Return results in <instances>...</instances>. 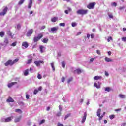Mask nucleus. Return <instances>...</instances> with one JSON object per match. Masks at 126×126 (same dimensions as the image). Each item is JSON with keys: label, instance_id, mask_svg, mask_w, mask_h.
<instances>
[{"label": "nucleus", "instance_id": "17", "mask_svg": "<svg viewBox=\"0 0 126 126\" xmlns=\"http://www.w3.org/2000/svg\"><path fill=\"white\" fill-rule=\"evenodd\" d=\"M94 80H97L102 79V77L100 76H95L94 77Z\"/></svg>", "mask_w": 126, "mask_h": 126}, {"label": "nucleus", "instance_id": "42", "mask_svg": "<svg viewBox=\"0 0 126 126\" xmlns=\"http://www.w3.org/2000/svg\"><path fill=\"white\" fill-rule=\"evenodd\" d=\"M43 49H44V46H40V50L41 53H43Z\"/></svg>", "mask_w": 126, "mask_h": 126}, {"label": "nucleus", "instance_id": "20", "mask_svg": "<svg viewBox=\"0 0 126 126\" xmlns=\"http://www.w3.org/2000/svg\"><path fill=\"white\" fill-rule=\"evenodd\" d=\"M32 58L28 60V62H27L26 64H30L32 63Z\"/></svg>", "mask_w": 126, "mask_h": 126}, {"label": "nucleus", "instance_id": "25", "mask_svg": "<svg viewBox=\"0 0 126 126\" xmlns=\"http://www.w3.org/2000/svg\"><path fill=\"white\" fill-rule=\"evenodd\" d=\"M94 87L96 88L97 89H99L100 87V85H97V83H94Z\"/></svg>", "mask_w": 126, "mask_h": 126}, {"label": "nucleus", "instance_id": "60", "mask_svg": "<svg viewBox=\"0 0 126 126\" xmlns=\"http://www.w3.org/2000/svg\"><path fill=\"white\" fill-rule=\"evenodd\" d=\"M81 33H82L81 32H78V33H77V34L76 35V36H79V35H81Z\"/></svg>", "mask_w": 126, "mask_h": 126}, {"label": "nucleus", "instance_id": "27", "mask_svg": "<svg viewBox=\"0 0 126 126\" xmlns=\"http://www.w3.org/2000/svg\"><path fill=\"white\" fill-rule=\"evenodd\" d=\"M50 64H51V67L52 68L53 71H55V66H54V62L51 63Z\"/></svg>", "mask_w": 126, "mask_h": 126}, {"label": "nucleus", "instance_id": "7", "mask_svg": "<svg viewBox=\"0 0 126 126\" xmlns=\"http://www.w3.org/2000/svg\"><path fill=\"white\" fill-rule=\"evenodd\" d=\"M34 63L36 65L37 67H39L40 66V63L44 64V62L43 61H40V60L38 61H34Z\"/></svg>", "mask_w": 126, "mask_h": 126}, {"label": "nucleus", "instance_id": "32", "mask_svg": "<svg viewBox=\"0 0 126 126\" xmlns=\"http://www.w3.org/2000/svg\"><path fill=\"white\" fill-rule=\"evenodd\" d=\"M73 81V77L69 78L68 79L67 83L69 84Z\"/></svg>", "mask_w": 126, "mask_h": 126}, {"label": "nucleus", "instance_id": "45", "mask_svg": "<svg viewBox=\"0 0 126 126\" xmlns=\"http://www.w3.org/2000/svg\"><path fill=\"white\" fill-rule=\"evenodd\" d=\"M37 77H38V79H39V80L42 79V76L40 74H38Z\"/></svg>", "mask_w": 126, "mask_h": 126}, {"label": "nucleus", "instance_id": "49", "mask_svg": "<svg viewBox=\"0 0 126 126\" xmlns=\"http://www.w3.org/2000/svg\"><path fill=\"white\" fill-rule=\"evenodd\" d=\"M59 110L60 112H61V111H62V107L61 106V105H59Z\"/></svg>", "mask_w": 126, "mask_h": 126}, {"label": "nucleus", "instance_id": "11", "mask_svg": "<svg viewBox=\"0 0 126 126\" xmlns=\"http://www.w3.org/2000/svg\"><path fill=\"white\" fill-rule=\"evenodd\" d=\"M14 100L13 98L11 97H8L7 99H6V102L10 103V102H14Z\"/></svg>", "mask_w": 126, "mask_h": 126}, {"label": "nucleus", "instance_id": "1", "mask_svg": "<svg viewBox=\"0 0 126 126\" xmlns=\"http://www.w3.org/2000/svg\"><path fill=\"white\" fill-rule=\"evenodd\" d=\"M43 37L42 33H40L38 34V36H35L33 39V41H34V43L37 42L38 41L40 40Z\"/></svg>", "mask_w": 126, "mask_h": 126}, {"label": "nucleus", "instance_id": "59", "mask_svg": "<svg viewBox=\"0 0 126 126\" xmlns=\"http://www.w3.org/2000/svg\"><path fill=\"white\" fill-rule=\"evenodd\" d=\"M120 111H121V108H119V109L115 110V111H116V112H118Z\"/></svg>", "mask_w": 126, "mask_h": 126}, {"label": "nucleus", "instance_id": "47", "mask_svg": "<svg viewBox=\"0 0 126 126\" xmlns=\"http://www.w3.org/2000/svg\"><path fill=\"white\" fill-rule=\"evenodd\" d=\"M121 40H122V41L123 42H126V37H122V38H121Z\"/></svg>", "mask_w": 126, "mask_h": 126}, {"label": "nucleus", "instance_id": "64", "mask_svg": "<svg viewBox=\"0 0 126 126\" xmlns=\"http://www.w3.org/2000/svg\"><path fill=\"white\" fill-rule=\"evenodd\" d=\"M50 109V107L49 106L47 107V108H46V110L47 111H49Z\"/></svg>", "mask_w": 126, "mask_h": 126}, {"label": "nucleus", "instance_id": "6", "mask_svg": "<svg viewBox=\"0 0 126 126\" xmlns=\"http://www.w3.org/2000/svg\"><path fill=\"white\" fill-rule=\"evenodd\" d=\"M13 119V116L8 117L7 118H6L5 119V120H2L1 122H5V123L9 122H11Z\"/></svg>", "mask_w": 126, "mask_h": 126}, {"label": "nucleus", "instance_id": "58", "mask_svg": "<svg viewBox=\"0 0 126 126\" xmlns=\"http://www.w3.org/2000/svg\"><path fill=\"white\" fill-rule=\"evenodd\" d=\"M94 60V58H91L90 59V62H93Z\"/></svg>", "mask_w": 126, "mask_h": 126}, {"label": "nucleus", "instance_id": "26", "mask_svg": "<svg viewBox=\"0 0 126 126\" xmlns=\"http://www.w3.org/2000/svg\"><path fill=\"white\" fill-rule=\"evenodd\" d=\"M4 44L6 46L8 44H9V40L7 38L5 39L4 41Z\"/></svg>", "mask_w": 126, "mask_h": 126}, {"label": "nucleus", "instance_id": "63", "mask_svg": "<svg viewBox=\"0 0 126 126\" xmlns=\"http://www.w3.org/2000/svg\"><path fill=\"white\" fill-rule=\"evenodd\" d=\"M126 123H123L122 124H121V126H126Z\"/></svg>", "mask_w": 126, "mask_h": 126}, {"label": "nucleus", "instance_id": "56", "mask_svg": "<svg viewBox=\"0 0 126 126\" xmlns=\"http://www.w3.org/2000/svg\"><path fill=\"white\" fill-rule=\"evenodd\" d=\"M96 53H97L98 55H101V52H100L99 50H96Z\"/></svg>", "mask_w": 126, "mask_h": 126}, {"label": "nucleus", "instance_id": "13", "mask_svg": "<svg viewBox=\"0 0 126 126\" xmlns=\"http://www.w3.org/2000/svg\"><path fill=\"white\" fill-rule=\"evenodd\" d=\"M82 72L81 71V69H76L75 71H74L73 73L74 74H76L79 75Z\"/></svg>", "mask_w": 126, "mask_h": 126}, {"label": "nucleus", "instance_id": "3", "mask_svg": "<svg viewBox=\"0 0 126 126\" xmlns=\"http://www.w3.org/2000/svg\"><path fill=\"white\" fill-rule=\"evenodd\" d=\"M15 63H14V62H13V60H8L7 62H6L5 63V66H8L9 65L13 66Z\"/></svg>", "mask_w": 126, "mask_h": 126}, {"label": "nucleus", "instance_id": "53", "mask_svg": "<svg viewBox=\"0 0 126 126\" xmlns=\"http://www.w3.org/2000/svg\"><path fill=\"white\" fill-rule=\"evenodd\" d=\"M21 28V26H20V24H18V25H17V29H18V30H19Z\"/></svg>", "mask_w": 126, "mask_h": 126}, {"label": "nucleus", "instance_id": "9", "mask_svg": "<svg viewBox=\"0 0 126 126\" xmlns=\"http://www.w3.org/2000/svg\"><path fill=\"white\" fill-rule=\"evenodd\" d=\"M86 118H87V112H85V114H84V116L83 117V119H82V121H81L82 124L84 123Z\"/></svg>", "mask_w": 126, "mask_h": 126}, {"label": "nucleus", "instance_id": "22", "mask_svg": "<svg viewBox=\"0 0 126 126\" xmlns=\"http://www.w3.org/2000/svg\"><path fill=\"white\" fill-rule=\"evenodd\" d=\"M15 112L16 113H19V114H22V111L21 109H16V110H15Z\"/></svg>", "mask_w": 126, "mask_h": 126}, {"label": "nucleus", "instance_id": "31", "mask_svg": "<svg viewBox=\"0 0 126 126\" xmlns=\"http://www.w3.org/2000/svg\"><path fill=\"white\" fill-rule=\"evenodd\" d=\"M111 91V89L110 87H106L105 88V91L109 92Z\"/></svg>", "mask_w": 126, "mask_h": 126}, {"label": "nucleus", "instance_id": "35", "mask_svg": "<svg viewBox=\"0 0 126 126\" xmlns=\"http://www.w3.org/2000/svg\"><path fill=\"white\" fill-rule=\"evenodd\" d=\"M17 43L16 42V41H15L14 43H12L11 44V45H10V46H12V47H15L16 46V44Z\"/></svg>", "mask_w": 126, "mask_h": 126}, {"label": "nucleus", "instance_id": "44", "mask_svg": "<svg viewBox=\"0 0 126 126\" xmlns=\"http://www.w3.org/2000/svg\"><path fill=\"white\" fill-rule=\"evenodd\" d=\"M112 6L116 7L117 6V4L116 2H113L112 3Z\"/></svg>", "mask_w": 126, "mask_h": 126}, {"label": "nucleus", "instance_id": "33", "mask_svg": "<svg viewBox=\"0 0 126 126\" xmlns=\"http://www.w3.org/2000/svg\"><path fill=\"white\" fill-rule=\"evenodd\" d=\"M46 121L45 119H43L40 121V122H39V125H42V124H44Z\"/></svg>", "mask_w": 126, "mask_h": 126}, {"label": "nucleus", "instance_id": "38", "mask_svg": "<svg viewBox=\"0 0 126 126\" xmlns=\"http://www.w3.org/2000/svg\"><path fill=\"white\" fill-rule=\"evenodd\" d=\"M112 41V38L111 36H108V38L107 39L108 42H110V41Z\"/></svg>", "mask_w": 126, "mask_h": 126}, {"label": "nucleus", "instance_id": "10", "mask_svg": "<svg viewBox=\"0 0 126 126\" xmlns=\"http://www.w3.org/2000/svg\"><path fill=\"white\" fill-rule=\"evenodd\" d=\"M17 84V82H11L10 83H8L7 85V86L8 88H11L14 85Z\"/></svg>", "mask_w": 126, "mask_h": 126}, {"label": "nucleus", "instance_id": "12", "mask_svg": "<svg viewBox=\"0 0 126 126\" xmlns=\"http://www.w3.org/2000/svg\"><path fill=\"white\" fill-rule=\"evenodd\" d=\"M28 46H29V45L27 42L26 41L23 42L22 46H24L25 49H27L28 47Z\"/></svg>", "mask_w": 126, "mask_h": 126}, {"label": "nucleus", "instance_id": "29", "mask_svg": "<svg viewBox=\"0 0 126 126\" xmlns=\"http://www.w3.org/2000/svg\"><path fill=\"white\" fill-rule=\"evenodd\" d=\"M71 114L69 113L65 115V118H64V120H66L67 119H68V117H70Z\"/></svg>", "mask_w": 126, "mask_h": 126}, {"label": "nucleus", "instance_id": "18", "mask_svg": "<svg viewBox=\"0 0 126 126\" xmlns=\"http://www.w3.org/2000/svg\"><path fill=\"white\" fill-rule=\"evenodd\" d=\"M32 0H30V2L28 4V8L30 9L32 7Z\"/></svg>", "mask_w": 126, "mask_h": 126}, {"label": "nucleus", "instance_id": "37", "mask_svg": "<svg viewBox=\"0 0 126 126\" xmlns=\"http://www.w3.org/2000/svg\"><path fill=\"white\" fill-rule=\"evenodd\" d=\"M71 26L73 27H75L77 26V24L75 22H73V23H71Z\"/></svg>", "mask_w": 126, "mask_h": 126}, {"label": "nucleus", "instance_id": "14", "mask_svg": "<svg viewBox=\"0 0 126 126\" xmlns=\"http://www.w3.org/2000/svg\"><path fill=\"white\" fill-rule=\"evenodd\" d=\"M21 118H22V116H19L18 117L14 119L15 123H17L18 122H20V121L21 120Z\"/></svg>", "mask_w": 126, "mask_h": 126}, {"label": "nucleus", "instance_id": "52", "mask_svg": "<svg viewBox=\"0 0 126 126\" xmlns=\"http://www.w3.org/2000/svg\"><path fill=\"white\" fill-rule=\"evenodd\" d=\"M45 28H46V26H41L40 30H44Z\"/></svg>", "mask_w": 126, "mask_h": 126}, {"label": "nucleus", "instance_id": "4", "mask_svg": "<svg viewBox=\"0 0 126 126\" xmlns=\"http://www.w3.org/2000/svg\"><path fill=\"white\" fill-rule=\"evenodd\" d=\"M95 5H96L95 2H91V3H90L89 4L87 5V8H88V9H90V10L93 9L94 8V6Z\"/></svg>", "mask_w": 126, "mask_h": 126}, {"label": "nucleus", "instance_id": "43", "mask_svg": "<svg viewBox=\"0 0 126 126\" xmlns=\"http://www.w3.org/2000/svg\"><path fill=\"white\" fill-rule=\"evenodd\" d=\"M65 78H64V77H62V79H61V82L63 83H64L65 81Z\"/></svg>", "mask_w": 126, "mask_h": 126}, {"label": "nucleus", "instance_id": "41", "mask_svg": "<svg viewBox=\"0 0 126 126\" xmlns=\"http://www.w3.org/2000/svg\"><path fill=\"white\" fill-rule=\"evenodd\" d=\"M114 117H115V116H114V114H112L109 116L110 119L111 120L113 119Z\"/></svg>", "mask_w": 126, "mask_h": 126}, {"label": "nucleus", "instance_id": "54", "mask_svg": "<svg viewBox=\"0 0 126 126\" xmlns=\"http://www.w3.org/2000/svg\"><path fill=\"white\" fill-rule=\"evenodd\" d=\"M61 112H60L59 113H57V114H56V116L57 117H60L61 116Z\"/></svg>", "mask_w": 126, "mask_h": 126}, {"label": "nucleus", "instance_id": "34", "mask_svg": "<svg viewBox=\"0 0 126 126\" xmlns=\"http://www.w3.org/2000/svg\"><path fill=\"white\" fill-rule=\"evenodd\" d=\"M119 97H120V98H125V95L123 94H119Z\"/></svg>", "mask_w": 126, "mask_h": 126}, {"label": "nucleus", "instance_id": "40", "mask_svg": "<svg viewBox=\"0 0 126 126\" xmlns=\"http://www.w3.org/2000/svg\"><path fill=\"white\" fill-rule=\"evenodd\" d=\"M19 60V59L18 58H16L14 60L12 61V62H13L14 63H15L18 62Z\"/></svg>", "mask_w": 126, "mask_h": 126}, {"label": "nucleus", "instance_id": "2", "mask_svg": "<svg viewBox=\"0 0 126 126\" xmlns=\"http://www.w3.org/2000/svg\"><path fill=\"white\" fill-rule=\"evenodd\" d=\"M77 13L79 15H86L88 13V10L79 9L77 10Z\"/></svg>", "mask_w": 126, "mask_h": 126}, {"label": "nucleus", "instance_id": "39", "mask_svg": "<svg viewBox=\"0 0 126 126\" xmlns=\"http://www.w3.org/2000/svg\"><path fill=\"white\" fill-rule=\"evenodd\" d=\"M59 26L64 27L65 26V23H61L59 24Z\"/></svg>", "mask_w": 126, "mask_h": 126}, {"label": "nucleus", "instance_id": "16", "mask_svg": "<svg viewBox=\"0 0 126 126\" xmlns=\"http://www.w3.org/2000/svg\"><path fill=\"white\" fill-rule=\"evenodd\" d=\"M101 109H98L97 111L96 112V116H97L98 117H100L101 116Z\"/></svg>", "mask_w": 126, "mask_h": 126}, {"label": "nucleus", "instance_id": "15", "mask_svg": "<svg viewBox=\"0 0 126 126\" xmlns=\"http://www.w3.org/2000/svg\"><path fill=\"white\" fill-rule=\"evenodd\" d=\"M58 30V27H53L51 28V32H54Z\"/></svg>", "mask_w": 126, "mask_h": 126}, {"label": "nucleus", "instance_id": "51", "mask_svg": "<svg viewBox=\"0 0 126 126\" xmlns=\"http://www.w3.org/2000/svg\"><path fill=\"white\" fill-rule=\"evenodd\" d=\"M39 91H38L37 90H34V94H37Z\"/></svg>", "mask_w": 126, "mask_h": 126}, {"label": "nucleus", "instance_id": "21", "mask_svg": "<svg viewBox=\"0 0 126 126\" xmlns=\"http://www.w3.org/2000/svg\"><path fill=\"white\" fill-rule=\"evenodd\" d=\"M29 69H26L24 73V75L25 76H27L29 74Z\"/></svg>", "mask_w": 126, "mask_h": 126}, {"label": "nucleus", "instance_id": "57", "mask_svg": "<svg viewBox=\"0 0 126 126\" xmlns=\"http://www.w3.org/2000/svg\"><path fill=\"white\" fill-rule=\"evenodd\" d=\"M108 16H109L110 18L113 19V15H111V14H109L108 15Z\"/></svg>", "mask_w": 126, "mask_h": 126}, {"label": "nucleus", "instance_id": "62", "mask_svg": "<svg viewBox=\"0 0 126 126\" xmlns=\"http://www.w3.org/2000/svg\"><path fill=\"white\" fill-rule=\"evenodd\" d=\"M26 98L27 99H29L30 98V95H28V94H26Z\"/></svg>", "mask_w": 126, "mask_h": 126}, {"label": "nucleus", "instance_id": "61", "mask_svg": "<svg viewBox=\"0 0 126 126\" xmlns=\"http://www.w3.org/2000/svg\"><path fill=\"white\" fill-rule=\"evenodd\" d=\"M124 8H125L124 7H120L119 8V9L120 10H122L124 9Z\"/></svg>", "mask_w": 126, "mask_h": 126}, {"label": "nucleus", "instance_id": "50", "mask_svg": "<svg viewBox=\"0 0 126 126\" xmlns=\"http://www.w3.org/2000/svg\"><path fill=\"white\" fill-rule=\"evenodd\" d=\"M57 126H64V125L63 124H61L60 123H58V124H57Z\"/></svg>", "mask_w": 126, "mask_h": 126}, {"label": "nucleus", "instance_id": "5", "mask_svg": "<svg viewBox=\"0 0 126 126\" xmlns=\"http://www.w3.org/2000/svg\"><path fill=\"white\" fill-rule=\"evenodd\" d=\"M7 11H8V7L6 6L3 9V11L0 12V16H5L7 14Z\"/></svg>", "mask_w": 126, "mask_h": 126}, {"label": "nucleus", "instance_id": "55", "mask_svg": "<svg viewBox=\"0 0 126 126\" xmlns=\"http://www.w3.org/2000/svg\"><path fill=\"white\" fill-rule=\"evenodd\" d=\"M42 87H39L38 88L37 91H42Z\"/></svg>", "mask_w": 126, "mask_h": 126}, {"label": "nucleus", "instance_id": "48", "mask_svg": "<svg viewBox=\"0 0 126 126\" xmlns=\"http://www.w3.org/2000/svg\"><path fill=\"white\" fill-rule=\"evenodd\" d=\"M104 75H105L106 77H108L109 75V73L107 71L104 72Z\"/></svg>", "mask_w": 126, "mask_h": 126}, {"label": "nucleus", "instance_id": "19", "mask_svg": "<svg viewBox=\"0 0 126 126\" xmlns=\"http://www.w3.org/2000/svg\"><path fill=\"white\" fill-rule=\"evenodd\" d=\"M58 17H54L51 18V22H55L58 21Z\"/></svg>", "mask_w": 126, "mask_h": 126}, {"label": "nucleus", "instance_id": "36", "mask_svg": "<svg viewBox=\"0 0 126 126\" xmlns=\"http://www.w3.org/2000/svg\"><path fill=\"white\" fill-rule=\"evenodd\" d=\"M62 67L63 68H65V63H64V61L62 62Z\"/></svg>", "mask_w": 126, "mask_h": 126}, {"label": "nucleus", "instance_id": "8", "mask_svg": "<svg viewBox=\"0 0 126 126\" xmlns=\"http://www.w3.org/2000/svg\"><path fill=\"white\" fill-rule=\"evenodd\" d=\"M33 32H34V31L33 29H30L28 31V32H27V34H26L27 36L28 37L31 36L32 35V33H33Z\"/></svg>", "mask_w": 126, "mask_h": 126}, {"label": "nucleus", "instance_id": "28", "mask_svg": "<svg viewBox=\"0 0 126 126\" xmlns=\"http://www.w3.org/2000/svg\"><path fill=\"white\" fill-rule=\"evenodd\" d=\"M25 1V0H20V1L18 2V5H21Z\"/></svg>", "mask_w": 126, "mask_h": 126}, {"label": "nucleus", "instance_id": "30", "mask_svg": "<svg viewBox=\"0 0 126 126\" xmlns=\"http://www.w3.org/2000/svg\"><path fill=\"white\" fill-rule=\"evenodd\" d=\"M48 42V39L47 38H44L42 40V42L44 43H47Z\"/></svg>", "mask_w": 126, "mask_h": 126}, {"label": "nucleus", "instance_id": "23", "mask_svg": "<svg viewBox=\"0 0 126 126\" xmlns=\"http://www.w3.org/2000/svg\"><path fill=\"white\" fill-rule=\"evenodd\" d=\"M105 60L106 62H110L112 61V60L111 58H109L108 57H105Z\"/></svg>", "mask_w": 126, "mask_h": 126}, {"label": "nucleus", "instance_id": "46", "mask_svg": "<svg viewBox=\"0 0 126 126\" xmlns=\"http://www.w3.org/2000/svg\"><path fill=\"white\" fill-rule=\"evenodd\" d=\"M103 117H104V116H103V115L98 116V117H99V118H98V120H99V121H101L102 120V119H103Z\"/></svg>", "mask_w": 126, "mask_h": 126}, {"label": "nucleus", "instance_id": "24", "mask_svg": "<svg viewBox=\"0 0 126 126\" xmlns=\"http://www.w3.org/2000/svg\"><path fill=\"white\" fill-rule=\"evenodd\" d=\"M5 35V32L3 31H1V32H0V36H1V37L3 38V36H4Z\"/></svg>", "mask_w": 126, "mask_h": 126}]
</instances>
